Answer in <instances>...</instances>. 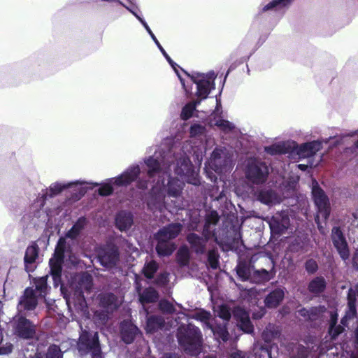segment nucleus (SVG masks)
I'll return each mask as SVG.
<instances>
[{"label":"nucleus","instance_id":"nucleus-57","mask_svg":"<svg viewBox=\"0 0 358 358\" xmlns=\"http://www.w3.org/2000/svg\"><path fill=\"white\" fill-rule=\"evenodd\" d=\"M63 206H64V203H61L60 205L58 206L57 207V212L56 213L57 215H59L60 213V212L62 211V208H63Z\"/></svg>","mask_w":358,"mask_h":358},{"label":"nucleus","instance_id":"nucleus-4","mask_svg":"<svg viewBox=\"0 0 358 358\" xmlns=\"http://www.w3.org/2000/svg\"><path fill=\"white\" fill-rule=\"evenodd\" d=\"M311 198L316 210L315 215V222L319 224L320 219L324 222H327L331 215L330 200L327 193L317 181L312 183Z\"/></svg>","mask_w":358,"mask_h":358},{"label":"nucleus","instance_id":"nucleus-25","mask_svg":"<svg viewBox=\"0 0 358 358\" xmlns=\"http://www.w3.org/2000/svg\"><path fill=\"white\" fill-rule=\"evenodd\" d=\"M206 238L195 233L187 236V241L197 255H203L206 252Z\"/></svg>","mask_w":358,"mask_h":358},{"label":"nucleus","instance_id":"nucleus-39","mask_svg":"<svg viewBox=\"0 0 358 358\" xmlns=\"http://www.w3.org/2000/svg\"><path fill=\"white\" fill-rule=\"evenodd\" d=\"M285 143L282 141L275 145H267L264 147V152L271 156H274L282 152V150L285 148Z\"/></svg>","mask_w":358,"mask_h":358},{"label":"nucleus","instance_id":"nucleus-22","mask_svg":"<svg viewBox=\"0 0 358 358\" xmlns=\"http://www.w3.org/2000/svg\"><path fill=\"white\" fill-rule=\"evenodd\" d=\"M178 345L187 355L198 357L202 352V342L178 338Z\"/></svg>","mask_w":358,"mask_h":358},{"label":"nucleus","instance_id":"nucleus-41","mask_svg":"<svg viewBox=\"0 0 358 358\" xmlns=\"http://www.w3.org/2000/svg\"><path fill=\"white\" fill-rule=\"evenodd\" d=\"M44 354L45 358H63V352L58 345H52L48 347Z\"/></svg>","mask_w":358,"mask_h":358},{"label":"nucleus","instance_id":"nucleus-20","mask_svg":"<svg viewBox=\"0 0 358 358\" xmlns=\"http://www.w3.org/2000/svg\"><path fill=\"white\" fill-rule=\"evenodd\" d=\"M327 311V308L324 305H318L310 308L302 307L297 312L305 320L315 322L320 320Z\"/></svg>","mask_w":358,"mask_h":358},{"label":"nucleus","instance_id":"nucleus-3","mask_svg":"<svg viewBox=\"0 0 358 358\" xmlns=\"http://www.w3.org/2000/svg\"><path fill=\"white\" fill-rule=\"evenodd\" d=\"M82 227L78 224L65 231L59 236L55 249L49 259V273L55 287L62 282L64 268H74L79 264L76 252L81 248Z\"/></svg>","mask_w":358,"mask_h":358},{"label":"nucleus","instance_id":"nucleus-23","mask_svg":"<svg viewBox=\"0 0 358 358\" xmlns=\"http://www.w3.org/2000/svg\"><path fill=\"white\" fill-rule=\"evenodd\" d=\"M237 327L239 330L246 334L254 332L255 328L249 313L245 310H239L236 314Z\"/></svg>","mask_w":358,"mask_h":358},{"label":"nucleus","instance_id":"nucleus-9","mask_svg":"<svg viewBox=\"0 0 358 358\" xmlns=\"http://www.w3.org/2000/svg\"><path fill=\"white\" fill-rule=\"evenodd\" d=\"M356 131L350 134H341L329 136L328 138H320L304 145V150L314 155L323 148L324 144H329L331 146H336L342 144L347 137L354 136Z\"/></svg>","mask_w":358,"mask_h":358},{"label":"nucleus","instance_id":"nucleus-21","mask_svg":"<svg viewBox=\"0 0 358 358\" xmlns=\"http://www.w3.org/2000/svg\"><path fill=\"white\" fill-rule=\"evenodd\" d=\"M285 295L284 288L272 289L264 298V304L268 308H275L283 301Z\"/></svg>","mask_w":358,"mask_h":358},{"label":"nucleus","instance_id":"nucleus-58","mask_svg":"<svg viewBox=\"0 0 358 358\" xmlns=\"http://www.w3.org/2000/svg\"><path fill=\"white\" fill-rule=\"evenodd\" d=\"M297 166L301 171H305L306 167V166L303 164H299L297 165Z\"/></svg>","mask_w":358,"mask_h":358},{"label":"nucleus","instance_id":"nucleus-51","mask_svg":"<svg viewBox=\"0 0 358 358\" xmlns=\"http://www.w3.org/2000/svg\"><path fill=\"white\" fill-rule=\"evenodd\" d=\"M91 356V358H104V355L102 351V348H100L94 352L89 354Z\"/></svg>","mask_w":358,"mask_h":358},{"label":"nucleus","instance_id":"nucleus-46","mask_svg":"<svg viewBox=\"0 0 358 358\" xmlns=\"http://www.w3.org/2000/svg\"><path fill=\"white\" fill-rule=\"evenodd\" d=\"M13 350V345L11 343H6L0 346V355H8Z\"/></svg>","mask_w":358,"mask_h":358},{"label":"nucleus","instance_id":"nucleus-5","mask_svg":"<svg viewBox=\"0 0 358 358\" xmlns=\"http://www.w3.org/2000/svg\"><path fill=\"white\" fill-rule=\"evenodd\" d=\"M101 348L97 331L84 329L80 327L79 337L76 341V350L80 357H84Z\"/></svg>","mask_w":358,"mask_h":358},{"label":"nucleus","instance_id":"nucleus-44","mask_svg":"<svg viewBox=\"0 0 358 358\" xmlns=\"http://www.w3.org/2000/svg\"><path fill=\"white\" fill-rule=\"evenodd\" d=\"M344 152L350 158L358 157V138L350 147L345 148Z\"/></svg>","mask_w":358,"mask_h":358},{"label":"nucleus","instance_id":"nucleus-12","mask_svg":"<svg viewBox=\"0 0 358 358\" xmlns=\"http://www.w3.org/2000/svg\"><path fill=\"white\" fill-rule=\"evenodd\" d=\"M32 288L27 287L18 299L17 313L25 316L31 315L38 305V297L31 294Z\"/></svg>","mask_w":358,"mask_h":358},{"label":"nucleus","instance_id":"nucleus-29","mask_svg":"<svg viewBox=\"0 0 358 358\" xmlns=\"http://www.w3.org/2000/svg\"><path fill=\"white\" fill-rule=\"evenodd\" d=\"M327 287V281L322 275H317L312 278L307 285L308 292L317 296L323 293Z\"/></svg>","mask_w":358,"mask_h":358},{"label":"nucleus","instance_id":"nucleus-8","mask_svg":"<svg viewBox=\"0 0 358 358\" xmlns=\"http://www.w3.org/2000/svg\"><path fill=\"white\" fill-rule=\"evenodd\" d=\"M330 239L340 258L346 262L350 257V248L343 227L334 225L331 229Z\"/></svg>","mask_w":358,"mask_h":358},{"label":"nucleus","instance_id":"nucleus-10","mask_svg":"<svg viewBox=\"0 0 358 358\" xmlns=\"http://www.w3.org/2000/svg\"><path fill=\"white\" fill-rule=\"evenodd\" d=\"M236 276L242 282H249L257 285H264L272 278L271 273L266 268L257 269L255 268L249 270L243 268L237 271Z\"/></svg>","mask_w":358,"mask_h":358},{"label":"nucleus","instance_id":"nucleus-35","mask_svg":"<svg viewBox=\"0 0 358 358\" xmlns=\"http://www.w3.org/2000/svg\"><path fill=\"white\" fill-rule=\"evenodd\" d=\"M145 29L147 31V33L149 34V36H150V38H152V40L153 41V42L155 43V44L156 45V46L157 47L159 50L160 51V52L162 54V55L164 56V57L165 58L166 62L168 63H171L173 64V60L171 59V57L169 55V54L166 52V51L162 47V45H161V43H159V41H158V39L157 38V37L155 36V35L154 34L152 31L151 30L150 27L148 26Z\"/></svg>","mask_w":358,"mask_h":358},{"label":"nucleus","instance_id":"nucleus-53","mask_svg":"<svg viewBox=\"0 0 358 358\" xmlns=\"http://www.w3.org/2000/svg\"><path fill=\"white\" fill-rule=\"evenodd\" d=\"M357 315V309L355 306L349 307L348 310L346 312V315L349 317H354Z\"/></svg>","mask_w":358,"mask_h":358},{"label":"nucleus","instance_id":"nucleus-1","mask_svg":"<svg viewBox=\"0 0 358 358\" xmlns=\"http://www.w3.org/2000/svg\"><path fill=\"white\" fill-rule=\"evenodd\" d=\"M170 148L165 149L157 147L154 154L142 159L127 167L116 177L107 178L101 184L113 189L128 187L140 178L141 166L145 165L149 177L157 178L146 197L147 210L157 217L164 215L167 209L166 197L178 198L183 189V183L171 173V166L174 164V173L181 179L188 180L194 173L191 157L197 164H201L206 150L203 146L196 145V142L187 141L182 144L178 140L170 138L166 139Z\"/></svg>","mask_w":358,"mask_h":358},{"label":"nucleus","instance_id":"nucleus-38","mask_svg":"<svg viewBox=\"0 0 358 358\" xmlns=\"http://www.w3.org/2000/svg\"><path fill=\"white\" fill-rule=\"evenodd\" d=\"M86 182L87 183L83 184L82 186L78 185V187H80L82 189L75 194L74 197L76 201L80 200L85 196V194L86 193L87 189H92L94 187H98L100 185V183L97 182ZM75 186H77V185H76Z\"/></svg>","mask_w":358,"mask_h":358},{"label":"nucleus","instance_id":"nucleus-36","mask_svg":"<svg viewBox=\"0 0 358 358\" xmlns=\"http://www.w3.org/2000/svg\"><path fill=\"white\" fill-rule=\"evenodd\" d=\"M257 256L255 255L245 258L241 262H238L235 268L236 273H237V271H241L243 268H247L248 270H249L255 268V264L257 261Z\"/></svg>","mask_w":358,"mask_h":358},{"label":"nucleus","instance_id":"nucleus-2","mask_svg":"<svg viewBox=\"0 0 358 358\" xmlns=\"http://www.w3.org/2000/svg\"><path fill=\"white\" fill-rule=\"evenodd\" d=\"M178 77L186 96L192 95V100L186 103L181 110V118L188 120L197 116V107L201 101L209 97L211 91L215 90V80L217 74L213 70L207 73L199 71L189 72L173 61L169 63Z\"/></svg>","mask_w":358,"mask_h":358},{"label":"nucleus","instance_id":"nucleus-33","mask_svg":"<svg viewBox=\"0 0 358 358\" xmlns=\"http://www.w3.org/2000/svg\"><path fill=\"white\" fill-rule=\"evenodd\" d=\"M204 255L206 256L205 264L206 267L212 270H217L220 265L219 253L215 250H206Z\"/></svg>","mask_w":358,"mask_h":358},{"label":"nucleus","instance_id":"nucleus-62","mask_svg":"<svg viewBox=\"0 0 358 358\" xmlns=\"http://www.w3.org/2000/svg\"><path fill=\"white\" fill-rule=\"evenodd\" d=\"M246 68H247V73L249 74L250 73V69H249L248 64L246 65Z\"/></svg>","mask_w":358,"mask_h":358},{"label":"nucleus","instance_id":"nucleus-34","mask_svg":"<svg viewBox=\"0 0 358 358\" xmlns=\"http://www.w3.org/2000/svg\"><path fill=\"white\" fill-rule=\"evenodd\" d=\"M178 235V231L176 225L173 223H170L160 227L156 232V236H164L169 238H175Z\"/></svg>","mask_w":358,"mask_h":358},{"label":"nucleus","instance_id":"nucleus-55","mask_svg":"<svg viewBox=\"0 0 358 358\" xmlns=\"http://www.w3.org/2000/svg\"><path fill=\"white\" fill-rule=\"evenodd\" d=\"M29 358H45V357L43 353L36 352L34 355H30Z\"/></svg>","mask_w":358,"mask_h":358},{"label":"nucleus","instance_id":"nucleus-18","mask_svg":"<svg viewBox=\"0 0 358 358\" xmlns=\"http://www.w3.org/2000/svg\"><path fill=\"white\" fill-rule=\"evenodd\" d=\"M311 247L309 235L305 231L298 232L288 245V249L292 252L305 253Z\"/></svg>","mask_w":358,"mask_h":358},{"label":"nucleus","instance_id":"nucleus-50","mask_svg":"<svg viewBox=\"0 0 358 358\" xmlns=\"http://www.w3.org/2000/svg\"><path fill=\"white\" fill-rule=\"evenodd\" d=\"M141 219L144 221L143 225V228L145 229H146L148 226L154 225V224L152 223V220H151L150 215H148L145 213H143L141 214Z\"/></svg>","mask_w":358,"mask_h":358},{"label":"nucleus","instance_id":"nucleus-45","mask_svg":"<svg viewBox=\"0 0 358 358\" xmlns=\"http://www.w3.org/2000/svg\"><path fill=\"white\" fill-rule=\"evenodd\" d=\"M136 184V186L138 189L142 190H147L148 189L150 180L147 178H144L140 176V178L134 182Z\"/></svg>","mask_w":358,"mask_h":358},{"label":"nucleus","instance_id":"nucleus-47","mask_svg":"<svg viewBox=\"0 0 358 358\" xmlns=\"http://www.w3.org/2000/svg\"><path fill=\"white\" fill-rule=\"evenodd\" d=\"M327 334L331 336V338L334 340H336L338 338L340 335V331L336 325H329L327 331Z\"/></svg>","mask_w":358,"mask_h":358},{"label":"nucleus","instance_id":"nucleus-15","mask_svg":"<svg viewBox=\"0 0 358 358\" xmlns=\"http://www.w3.org/2000/svg\"><path fill=\"white\" fill-rule=\"evenodd\" d=\"M269 175V168L264 162L250 164L246 171L247 178L254 184L262 185Z\"/></svg>","mask_w":358,"mask_h":358},{"label":"nucleus","instance_id":"nucleus-40","mask_svg":"<svg viewBox=\"0 0 358 358\" xmlns=\"http://www.w3.org/2000/svg\"><path fill=\"white\" fill-rule=\"evenodd\" d=\"M303 267L308 275H311L316 273L319 269V266L316 260L309 258L306 260Z\"/></svg>","mask_w":358,"mask_h":358},{"label":"nucleus","instance_id":"nucleus-56","mask_svg":"<svg viewBox=\"0 0 358 358\" xmlns=\"http://www.w3.org/2000/svg\"><path fill=\"white\" fill-rule=\"evenodd\" d=\"M162 358H178V357L174 353H166L163 355Z\"/></svg>","mask_w":358,"mask_h":358},{"label":"nucleus","instance_id":"nucleus-6","mask_svg":"<svg viewBox=\"0 0 358 358\" xmlns=\"http://www.w3.org/2000/svg\"><path fill=\"white\" fill-rule=\"evenodd\" d=\"M215 161L213 170L218 174H229L235 165L234 156L225 148L216 146L210 154Z\"/></svg>","mask_w":358,"mask_h":358},{"label":"nucleus","instance_id":"nucleus-37","mask_svg":"<svg viewBox=\"0 0 358 358\" xmlns=\"http://www.w3.org/2000/svg\"><path fill=\"white\" fill-rule=\"evenodd\" d=\"M170 281V273L166 270H159L155 278L152 280L157 286L167 285Z\"/></svg>","mask_w":358,"mask_h":358},{"label":"nucleus","instance_id":"nucleus-7","mask_svg":"<svg viewBox=\"0 0 358 358\" xmlns=\"http://www.w3.org/2000/svg\"><path fill=\"white\" fill-rule=\"evenodd\" d=\"M10 324L13 333L17 338L29 340L35 336V324L27 316L16 313L12 317Z\"/></svg>","mask_w":358,"mask_h":358},{"label":"nucleus","instance_id":"nucleus-61","mask_svg":"<svg viewBox=\"0 0 358 358\" xmlns=\"http://www.w3.org/2000/svg\"><path fill=\"white\" fill-rule=\"evenodd\" d=\"M200 218L199 217H195V222L198 223L199 222Z\"/></svg>","mask_w":358,"mask_h":358},{"label":"nucleus","instance_id":"nucleus-30","mask_svg":"<svg viewBox=\"0 0 358 358\" xmlns=\"http://www.w3.org/2000/svg\"><path fill=\"white\" fill-rule=\"evenodd\" d=\"M160 270L159 264L153 259L147 260L142 268L143 275L152 281Z\"/></svg>","mask_w":358,"mask_h":358},{"label":"nucleus","instance_id":"nucleus-63","mask_svg":"<svg viewBox=\"0 0 358 358\" xmlns=\"http://www.w3.org/2000/svg\"><path fill=\"white\" fill-rule=\"evenodd\" d=\"M67 213V210H66L65 212L63 213V215H66Z\"/></svg>","mask_w":358,"mask_h":358},{"label":"nucleus","instance_id":"nucleus-43","mask_svg":"<svg viewBox=\"0 0 358 358\" xmlns=\"http://www.w3.org/2000/svg\"><path fill=\"white\" fill-rule=\"evenodd\" d=\"M205 127L199 122L192 123L189 128V131L193 136L201 135L205 132Z\"/></svg>","mask_w":358,"mask_h":358},{"label":"nucleus","instance_id":"nucleus-17","mask_svg":"<svg viewBox=\"0 0 358 358\" xmlns=\"http://www.w3.org/2000/svg\"><path fill=\"white\" fill-rule=\"evenodd\" d=\"M135 224V216L132 210H121L115 215V226L121 232H128Z\"/></svg>","mask_w":358,"mask_h":358},{"label":"nucleus","instance_id":"nucleus-19","mask_svg":"<svg viewBox=\"0 0 358 358\" xmlns=\"http://www.w3.org/2000/svg\"><path fill=\"white\" fill-rule=\"evenodd\" d=\"M144 320L147 333H155L164 329L165 321L160 315H151L148 310H144Z\"/></svg>","mask_w":358,"mask_h":358},{"label":"nucleus","instance_id":"nucleus-13","mask_svg":"<svg viewBox=\"0 0 358 358\" xmlns=\"http://www.w3.org/2000/svg\"><path fill=\"white\" fill-rule=\"evenodd\" d=\"M85 183H87L86 180L81 179L68 182L57 181L52 183L48 188L43 190L42 197L45 200L54 198L63 193L65 190L74 187L76 185L82 186Z\"/></svg>","mask_w":358,"mask_h":358},{"label":"nucleus","instance_id":"nucleus-26","mask_svg":"<svg viewBox=\"0 0 358 358\" xmlns=\"http://www.w3.org/2000/svg\"><path fill=\"white\" fill-rule=\"evenodd\" d=\"M49 275H51L48 273V275L37 278L32 288L31 294L36 297H45L49 293L50 286L48 284V279Z\"/></svg>","mask_w":358,"mask_h":358},{"label":"nucleus","instance_id":"nucleus-59","mask_svg":"<svg viewBox=\"0 0 358 358\" xmlns=\"http://www.w3.org/2000/svg\"><path fill=\"white\" fill-rule=\"evenodd\" d=\"M290 358H306V357L305 356H303V355H297V356L292 357Z\"/></svg>","mask_w":358,"mask_h":358},{"label":"nucleus","instance_id":"nucleus-31","mask_svg":"<svg viewBox=\"0 0 358 358\" xmlns=\"http://www.w3.org/2000/svg\"><path fill=\"white\" fill-rule=\"evenodd\" d=\"M182 338L202 342L203 335L201 329L198 327L188 323L187 327L184 331V336Z\"/></svg>","mask_w":358,"mask_h":358},{"label":"nucleus","instance_id":"nucleus-64","mask_svg":"<svg viewBox=\"0 0 358 358\" xmlns=\"http://www.w3.org/2000/svg\"><path fill=\"white\" fill-rule=\"evenodd\" d=\"M178 306L181 307L182 305L180 303H177Z\"/></svg>","mask_w":358,"mask_h":358},{"label":"nucleus","instance_id":"nucleus-27","mask_svg":"<svg viewBox=\"0 0 358 358\" xmlns=\"http://www.w3.org/2000/svg\"><path fill=\"white\" fill-rule=\"evenodd\" d=\"M176 249V245L170 241L159 240L155 245L156 254L161 259L171 257Z\"/></svg>","mask_w":358,"mask_h":358},{"label":"nucleus","instance_id":"nucleus-16","mask_svg":"<svg viewBox=\"0 0 358 358\" xmlns=\"http://www.w3.org/2000/svg\"><path fill=\"white\" fill-rule=\"evenodd\" d=\"M40 248L36 242H31L24 252V265L27 273H32L39 264Z\"/></svg>","mask_w":358,"mask_h":358},{"label":"nucleus","instance_id":"nucleus-14","mask_svg":"<svg viewBox=\"0 0 358 358\" xmlns=\"http://www.w3.org/2000/svg\"><path fill=\"white\" fill-rule=\"evenodd\" d=\"M278 347L274 343H264L260 345L259 349L252 356L249 357L246 353L241 350L231 352L228 358H265V355L268 358H275L273 352L278 354Z\"/></svg>","mask_w":358,"mask_h":358},{"label":"nucleus","instance_id":"nucleus-24","mask_svg":"<svg viewBox=\"0 0 358 358\" xmlns=\"http://www.w3.org/2000/svg\"><path fill=\"white\" fill-rule=\"evenodd\" d=\"M256 49L253 50L250 54L247 57H243L239 60H236L234 62H233L229 67L228 68L227 71H226L223 80L221 82L222 87L219 91L218 94L215 96L216 99V108H222V103H221V94L224 87V85L227 81V79L230 74L231 72H232L234 70H235L239 65L243 64V63L246 62L249 58L251 57V55L255 52Z\"/></svg>","mask_w":358,"mask_h":358},{"label":"nucleus","instance_id":"nucleus-48","mask_svg":"<svg viewBox=\"0 0 358 358\" xmlns=\"http://www.w3.org/2000/svg\"><path fill=\"white\" fill-rule=\"evenodd\" d=\"M338 320V313L337 310H331L329 312V325H336Z\"/></svg>","mask_w":358,"mask_h":358},{"label":"nucleus","instance_id":"nucleus-11","mask_svg":"<svg viewBox=\"0 0 358 358\" xmlns=\"http://www.w3.org/2000/svg\"><path fill=\"white\" fill-rule=\"evenodd\" d=\"M294 1V0H271L259 8L255 21L262 23L263 20L270 17L271 12L282 11L284 13Z\"/></svg>","mask_w":358,"mask_h":358},{"label":"nucleus","instance_id":"nucleus-28","mask_svg":"<svg viewBox=\"0 0 358 358\" xmlns=\"http://www.w3.org/2000/svg\"><path fill=\"white\" fill-rule=\"evenodd\" d=\"M129 5L124 3L121 0H117V3L124 7L127 10L131 13L141 24V25L145 29L149 25L143 17L140 8L136 4L135 0H127Z\"/></svg>","mask_w":358,"mask_h":358},{"label":"nucleus","instance_id":"nucleus-32","mask_svg":"<svg viewBox=\"0 0 358 358\" xmlns=\"http://www.w3.org/2000/svg\"><path fill=\"white\" fill-rule=\"evenodd\" d=\"M141 334L137 327H127L122 331V341L127 345L133 343Z\"/></svg>","mask_w":358,"mask_h":358},{"label":"nucleus","instance_id":"nucleus-42","mask_svg":"<svg viewBox=\"0 0 358 358\" xmlns=\"http://www.w3.org/2000/svg\"><path fill=\"white\" fill-rule=\"evenodd\" d=\"M215 124L225 131H230L235 128V124L233 122L222 117L216 120Z\"/></svg>","mask_w":358,"mask_h":358},{"label":"nucleus","instance_id":"nucleus-60","mask_svg":"<svg viewBox=\"0 0 358 358\" xmlns=\"http://www.w3.org/2000/svg\"><path fill=\"white\" fill-rule=\"evenodd\" d=\"M152 150V147H149V148H148L146 152L150 153Z\"/></svg>","mask_w":358,"mask_h":358},{"label":"nucleus","instance_id":"nucleus-49","mask_svg":"<svg viewBox=\"0 0 358 358\" xmlns=\"http://www.w3.org/2000/svg\"><path fill=\"white\" fill-rule=\"evenodd\" d=\"M162 308L167 313H175L176 312V308L175 305H173L170 301H165L164 303H162Z\"/></svg>","mask_w":358,"mask_h":358},{"label":"nucleus","instance_id":"nucleus-54","mask_svg":"<svg viewBox=\"0 0 358 358\" xmlns=\"http://www.w3.org/2000/svg\"><path fill=\"white\" fill-rule=\"evenodd\" d=\"M267 36H261L257 43V48H259L263 45V43L266 40Z\"/></svg>","mask_w":358,"mask_h":358},{"label":"nucleus","instance_id":"nucleus-52","mask_svg":"<svg viewBox=\"0 0 358 358\" xmlns=\"http://www.w3.org/2000/svg\"><path fill=\"white\" fill-rule=\"evenodd\" d=\"M264 332L271 334V336H275L277 334L274 329L273 325L271 324H269L268 326L266 327Z\"/></svg>","mask_w":358,"mask_h":358}]
</instances>
